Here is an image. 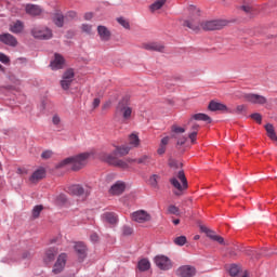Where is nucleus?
Instances as JSON below:
<instances>
[{
    "label": "nucleus",
    "mask_w": 277,
    "mask_h": 277,
    "mask_svg": "<svg viewBox=\"0 0 277 277\" xmlns=\"http://www.w3.org/2000/svg\"><path fill=\"white\" fill-rule=\"evenodd\" d=\"M211 237L212 238H210V239L214 240L215 242L224 245V238L223 237H221V236H211Z\"/></svg>",
    "instance_id": "54"
},
{
    "label": "nucleus",
    "mask_w": 277,
    "mask_h": 277,
    "mask_svg": "<svg viewBox=\"0 0 277 277\" xmlns=\"http://www.w3.org/2000/svg\"><path fill=\"white\" fill-rule=\"evenodd\" d=\"M240 10L242 12H245V14L248 15L249 17H252V16L258 14L256 8L255 6H251L250 4H242L240 6Z\"/></svg>",
    "instance_id": "26"
},
{
    "label": "nucleus",
    "mask_w": 277,
    "mask_h": 277,
    "mask_svg": "<svg viewBox=\"0 0 277 277\" xmlns=\"http://www.w3.org/2000/svg\"><path fill=\"white\" fill-rule=\"evenodd\" d=\"M170 137L166 136L161 138L160 146H167L169 144Z\"/></svg>",
    "instance_id": "56"
},
{
    "label": "nucleus",
    "mask_w": 277,
    "mask_h": 277,
    "mask_svg": "<svg viewBox=\"0 0 277 277\" xmlns=\"http://www.w3.org/2000/svg\"><path fill=\"white\" fill-rule=\"evenodd\" d=\"M103 159L107 164L121 161L120 159H117L114 154H106Z\"/></svg>",
    "instance_id": "36"
},
{
    "label": "nucleus",
    "mask_w": 277,
    "mask_h": 277,
    "mask_svg": "<svg viewBox=\"0 0 277 277\" xmlns=\"http://www.w3.org/2000/svg\"><path fill=\"white\" fill-rule=\"evenodd\" d=\"M245 100L246 102L251 103L253 105H264L267 103V100L265 96L259 95L255 93L245 94Z\"/></svg>",
    "instance_id": "9"
},
{
    "label": "nucleus",
    "mask_w": 277,
    "mask_h": 277,
    "mask_svg": "<svg viewBox=\"0 0 277 277\" xmlns=\"http://www.w3.org/2000/svg\"><path fill=\"white\" fill-rule=\"evenodd\" d=\"M100 104H101V100L94 98V101L92 102V107H94V109H96L97 107H100Z\"/></svg>",
    "instance_id": "57"
},
{
    "label": "nucleus",
    "mask_w": 277,
    "mask_h": 277,
    "mask_svg": "<svg viewBox=\"0 0 277 277\" xmlns=\"http://www.w3.org/2000/svg\"><path fill=\"white\" fill-rule=\"evenodd\" d=\"M58 254L57 248H49L45 250V254L43 255V263L51 264L54 262L55 258Z\"/></svg>",
    "instance_id": "15"
},
{
    "label": "nucleus",
    "mask_w": 277,
    "mask_h": 277,
    "mask_svg": "<svg viewBox=\"0 0 277 277\" xmlns=\"http://www.w3.org/2000/svg\"><path fill=\"white\" fill-rule=\"evenodd\" d=\"M250 118L256 121L258 124H262V115H260L259 113H254L250 116Z\"/></svg>",
    "instance_id": "45"
},
{
    "label": "nucleus",
    "mask_w": 277,
    "mask_h": 277,
    "mask_svg": "<svg viewBox=\"0 0 277 277\" xmlns=\"http://www.w3.org/2000/svg\"><path fill=\"white\" fill-rule=\"evenodd\" d=\"M225 26H226V22L223 19L208 21V22H202L201 30H205V31L221 30Z\"/></svg>",
    "instance_id": "4"
},
{
    "label": "nucleus",
    "mask_w": 277,
    "mask_h": 277,
    "mask_svg": "<svg viewBox=\"0 0 277 277\" xmlns=\"http://www.w3.org/2000/svg\"><path fill=\"white\" fill-rule=\"evenodd\" d=\"M25 12L30 16H40L42 9L37 4H26Z\"/></svg>",
    "instance_id": "16"
},
{
    "label": "nucleus",
    "mask_w": 277,
    "mask_h": 277,
    "mask_svg": "<svg viewBox=\"0 0 277 277\" xmlns=\"http://www.w3.org/2000/svg\"><path fill=\"white\" fill-rule=\"evenodd\" d=\"M24 30V23L21 21H16L11 23L10 31L13 34H21Z\"/></svg>",
    "instance_id": "27"
},
{
    "label": "nucleus",
    "mask_w": 277,
    "mask_h": 277,
    "mask_svg": "<svg viewBox=\"0 0 277 277\" xmlns=\"http://www.w3.org/2000/svg\"><path fill=\"white\" fill-rule=\"evenodd\" d=\"M82 31L84 34H88V35H91L93 28L91 25H88V24H83L82 27H81Z\"/></svg>",
    "instance_id": "49"
},
{
    "label": "nucleus",
    "mask_w": 277,
    "mask_h": 277,
    "mask_svg": "<svg viewBox=\"0 0 277 277\" xmlns=\"http://www.w3.org/2000/svg\"><path fill=\"white\" fill-rule=\"evenodd\" d=\"M133 234V228L124 226L122 227V235L128 237Z\"/></svg>",
    "instance_id": "47"
},
{
    "label": "nucleus",
    "mask_w": 277,
    "mask_h": 277,
    "mask_svg": "<svg viewBox=\"0 0 277 277\" xmlns=\"http://www.w3.org/2000/svg\"><path fill=\"white\" fill-rule=\"evenodd\" d=\"M31 36H34L35 39L49 40L52 38L53 34L51 28L45 26H37L31 29Z\"/></svg>",
    "instance_id": "3"
},
{
    "label": "nucleus",
    "mask_w": 277,
    "mask_h": 277,
    "mask_svg": "<svg viewBox=\"0 0 277 277\" xmlns=\"http://www.w3.org/2000/svg\"><path fill=\"white\" fill-rule=\"evenodd\" d=\"M187 141V138L186 137H182V138H180L177 142H176V145H179V146H183L184 144H185V142Z\"/></svg>",
    "instance_id": "60"
},
{
    "label": "nucleus",
    "mask_w": 277,
    "mask_h": 277,
    "mask_svg": "<svg viewBox=\"0 0 277 277\" xmlns=\"http://www.w3.org/2000/svg\"><path fill=\"white\" fill-rule=\"evenodd\" d=\"M169 166H170V168L179 169L182 164H181V162H179L176 160H170Z\"/></svg>",
    "instance_id": "50"
},
{
    "label": "nucleus",
    "mask_w": 277,
    "mask_h": 277,
    "mask_svg": "<svg viewBox=\"0 0 277 277\" xmlns=\"http://www.w3.org/2000/svg\"><path fill=\"white\" fill-rule=\"evenodd\" d=\"M197 269L193 265H182L175 271L176 277H196Z\"/></svg>",
    "instance_id": "6"
},
{
    "label": "nucleus",
    "mask_w": 277,
    "mask_h": 277,
    "mask_svg": "<svg viewBox=\"0 0 277 277\" xmlns=\"http://www.w3.org/2000/svg\"><path fill=\"white\" fill-rule=\"evenodd\" d=\"M206 235H207V237H209L210 239H211L212 237H220V236L215 235L214 232L206 233Z\"/></svg>",
    "instance_id": "64"
},
{
    "label": "nucleus",
    "mask_w": 277,
    "mask_h": 277,
    "mask_svg": "<svg viewBox=\"0 0 277 277\" xmlns=\"http://www.w3.org/2000/svg\"><path fill=\"white\" fill-rule=\"evenodd\" d=\"M92 156V153H83L72 157H67L58 162L57 167L64 168L70 166L72 171H79L88 164L89 158H91Z\"/></svg>",
    "instance_id": "1"
},
{
    "label": "nucleus",
    "mask_w": 277,
    "mask_h": 277,
    "mask_svg": "<svg viewBox=\"0 0 277 277\" xmlns=\"http://www.w3.org/2000/svg\"><path fill=\"white\" fill-rule=\"evenodd\" d=\"M172 132L175 134H183L185 132V129L179 126H172Z\"/></svg>",
    "instance_id": "48"
},
{
    "label": "nucleus",
    "mask_w": 277,
    "mask_h": 277,
    "mask_svg": "<svg viewBox=\"0 0 277 277\" xmlns=\"http://www.w3.org/2000/svg\"><path fill=\"white\" fill-rule=\"evenodd\" d=\"M72 82L74 81H70V80H61V88H62V90H64V91L69 90L70 85H72Z\"/></svg>",
    "instance_id": "44"
},
{
    "label": "nucleus",
    "mask_w": 277,
    "mask_h": 277,
    "mask_svg": "<svg viewBox=\"0 0 277 277\" xmlns=\"http://www.w3.org/2000/svg\"><path fill=\"white\" fill-rule=\"evenodd\" d=\"M170 184H172L173 188H175L179 192H175V196H181V192L184 189H187V179L185 177L184 171H179L176 173V176H173L170 179Z\"/></svg>",
    "instance_id": "2"
},
{
    "label": "nucleus",
    "mask_w": 277,
    "mask_h": 277,
    "mask_svg": "<svg viewBox=\"0 0 277 277\" xmlns=\"http://www.w3.org/2000/svg\"><path fill=\"white\" fill-rule=\"evenodd\" d=\"M52 122L53 124L57 126L61 123V118L58 116H53Z\"/></svg>",
    "instance_id": "58"
},
{
    "label": "nucleus",
    "mask_w": 277,
    "mask_h": 277,
    "mask_svg": "<svg viewBox=\"0 0 277 277\" xmlns=\"http://www.w3.org/2000/svg\"><path fill=\"white\" fill-rule=\"evenodd\" d=\"M74 249L76 250L77 255H79V259L84 260L87 252L85 245L83 242H77Z\"/></svg>",
    "instance_id": "25"
},
{
    "label": "nucleus",
    "mask_w": 277,
    "mask_h": 277,
    "mask_svg": "<svg viewBox=\"0 0 277 277\" xmlns=\"http://www.w3.org/2000/svg\"><path fill=\"white\" fill-rule=\"evenodd\" d=\"M155 265L163 272L172 269V262L166 255L155 256Z\"/></svg>",
    "instance_id": "8"
},
{
    "label": "nucleus",
    "mask_w": 277,
    "mask_h": 277,
    "mask_svg": "<svg viewBox=\"0 0 277 277\" xmlns=\"http://www.w3.org/2000/svg\"><path fill=\"white\" fill-rule=\"evenodd\" d=\"M53 24H55L57 27L64 26V15L61 13V11H57L55 14H53Z\"/></svg>",
    "instance_id": "28"
},
{
    "label": "nucleus",
    "mask_w": 277,
    "mask_h": 277,
    "mask_svg": "<svg viewBox=\"0 0 277 277\" xmlns=\"http://www.w3.org/2000/svg\"><path fill=\"white\" fill-rule=\"evenodd\" d=\"M97 241H100V236L97 234H91V242L96 243Z\"/></svg>",
    "instance_id": "55"
},
{
    "label": "nucleus",
    "mask_w": 277,
    "mask_h": 277,
    "mask_svg": "<svg viewBox=\"0 0 277 277\" xmlns=\"http://www.w3.org/2000/svg\"><path fill=\"white\" fill-rule=\"evenodd\" d=\"M43 177H45V170L38 169L31 174L29 181L31 184H36L39 183V181H42Z\"/></svg>",
    "instance_id": "21"
},
{
    "label": "nucleus",
    "mask_w": 277,
    "mask_h": 277,
    "mask_svg": "<svg viewBox=\"0 0 277 277\" xmlns=\"http://www.w3.org/2000/svg\"><path fill=\"white\" fill-rule=\"evenodd\" d=\"M52 157V151L51 150H47L41 153V159H51Z\"/></svg>",
    "instance_id": "52"
},
{
    "label": "nucleus",
    "mask_w": 277,
    "mask_h": 277,
    "mask_svg": "<svg viewBox=\"0 0 277 277\" xmlns=\"http://www.w3.org/2000/svg\"><path fill=\"white\" fill-rule=\"evenodd\" d=\"M93 18V13H85L84 19L85 21H91Z\"/></svg>",
    "instance_id": "63"
},
{
    "label": "nucleus",
    "mask_w": 277,
    "mask_h": 277,
    "mask_svg": "<svg viewBox=\"0 0 277 277\" xmlns=\"http://www.w3.org/2000/svg\"><path fill=\"white\" fill-rule=\"evenodd\" d=\"M66 260H67L66 253H61V255H58L57 262H55V264L53 265V271H52L53 274L57 275L62 273V271L66 266Z\"/></svg>",
    "instance_id": "11"
},
{
    "label": "nucleus",
    "mask_w": 277,
    "mask_h": 277,
    "mask_svg": "<svg viewBox=\"0 0 277 277\" xmlns=\"http://www.w3.org/2000/svg\"><path fill=\"white\" fill-rule=\"evenodd\" d=\"M201 24L202 23H200L197 17L184 22V26L188 27V29H190L195 34H198L201 30Z\"/></svg>",
    "instance_id": "14"
},
{
    "label": "nucleus",
    "mask_w": 277,
    "mask_h": 277,
    "mask_svg": "<svg viewBox=\"0 0 277 277\" xmlns=\"http://www.w3.org/2000/svg\"><path fill=\"white\" fill-rule=\"evenodd\" d=\"M61 81H74V69L69 68L64 71L62 75V80Z\"/></svg>",
    "instance_id": "34"
},
{
    "label": "nucleus",
    "mask_w": 277,
    "mask_h": 277,
    "mask_svg": "<svg viewBox=\"0 0 277 277\" xmlns=\"http://www.w3.org/2000/svg\"><path fill=\"white\" fill-rule=\"evenodd\" d=\"M67 193H69L72 196L81 197V196H84L85 190L81 185L74 184L72 186H69Z\"/></svg>",
    "instance_id": "18"
},
{
    "label": "nucleus",
    "mask_w": 277,
    "mask_h": 277,
    "mask_svg": "<svg viewBox=\"0 0 277 277\" xmlns=\"http://www.w3.org/2000/svg\"><path fill=\"white\" fill-rule=\"evenodd\" d=\"M129 153H130V147L121 146V147H116V150L113 153V155L123 157V156H127Z\"/></svg>",
    "instance_id": "31"
},
{
    "label": "nucleus",
    "mask_w": 277,
    "mask_h": 277,
    "mask_svg": "<svg viewBox=\"0 0 277 277\" xmlns=\"http://www.w3.org/2000/svg\"><path fill=\"white\" fill-rule=\"evenodd\" d=\"M208 109H209V111H212V113L223 111V113H227V114H233V110L227 108L226 105H224L223 103L215 102V101H210Z\"/></svg>",
    "instance_id": "10"
},
{
    "label": "nucleus",
    "mask_w": 277,
    "mask_h": 277,
    "mask_svg": "<svg viewBox=\"0 0 277 277\" xmlns=\"http://www.w3.org/2000/svg\"><path fill=\"white\" fill-rule=\"evenodd\" d=\"M128 162H136L142 166H150L151 157L149 155H143L138 159H128Z\"/></svg>",
    "instance_id": "24"
},
{
    "label": "nucleus",
    "mask_w": 277,
    "mask_h": 277,
    "mask_svg": "<svg viewBox=\"0 0 277 277\" xmlns=\"http://www.w3.org/2000/svg\"><path fill=\"white\" fill-rule=\"evenodd\" d=\"M246 107L245 105H238V107H236V110H233V114H238L241 115L245 111Z\"/></svg>",
    "instance_id": "53"
},
{
    "label": "nucleus",
    "mask_w": 277,
    "mask_h": 277,
    "mask_svg": "<svg viewBox=\"0 0 277 277\" xmlns=\"http://www.w3.org/2000/svg\"><path fill=\"white\" fill-rule=\"evenodd\" d=\"M193 120H195V121H203V122H207V123H211L212 122L211 117H209L208 115L202 114V113L192 115V118L188 121V124H193Z\"/></svg>",
    "instance_id": "20"
},
{
    "label": "nucleus",
    "mask_w": 277,
    "mask_h": 277,
    "mask_svg": "<svg viewBox=\"0 0 277 277\" xmlns=\"http://www.w3.org/2000/svg\"><path fill=\"white\" fill-rule=\"evenodd\" d=\"M116 111L122 115V119L130 120L132 108L128 105V100L119 101L118 107H116Z\"/></svg>",
    "instance_id": "7"
},
{
    "label": "nucleus",
    "mask_w": 277,
    "mask_h": 277,
    "mask_svg": "<svg viewBox=\"0 0 277 277\" xmlns=\"http://www.w3.org/2000/svg\"><path fill=\"white\" fill-rule=\"evenodd\" d=\"M130 146L131 147H138L140 146V138L136 134L130 135Z\"/></svg>",
    "instance_id": "39"
},
{
    "label": "nucleus",
    "mask_w": 277,
    "mask_h": 277,
    "mask_svg": "<svg viewBox=\"0 0 277 277\" xmlns=\"http://www.w3.org/2000/svg\"><path fill=\"white\" fill-rule=\"evenodd\" d=\"M150 269V261L143 259L138 262V271L142 273L148 272Z\"/></svg>",
    "instance_id": "30"
},
{
    "label": "nucleus",
    "mask_w": 277,
    "mask_h": 277,
    "mask_svg": "<svg viewBox=\"0 0 277 277\" xmlns=\"http://www.w3.org/2000/svg\"><path fill=\"white\" fill-rule=\"evenodd\" d=\"M131 220L140 224H145L151 221V215L145 210H138L131 213Z\"/></svg>",
    "instance_id": "5"
},
{
    "label": "nucleus",
    "mask_w": 277,
    "mask_h": 277,
    "mask_svg": "<svg viewBox=\"0 0 277 277\" xmlns=\"http://www.w3.org/2000/svg\"><path fill=\"white\" fill-rule=\"evenodd\" d=\"M200 230L202 232V233H206V234H211V229H209L208 227H206V226H200Z\"/></svg>",
    "instance_id": "61"
},
{
    "label": "nucleus",
    "mask_w": 277,
    "mask_h": 277,
    "mask_svg": "<svg viewBox=\"0 0 277 277\" xmlns=\"http://www.w3.org/2000/svg\"><path fill=\"white\" fill-rule=\"evenodd\" d=\"M192 132L188 134V138L192 144H196L197 131L199 130V124L192 122Z\"/></svg>",
    "instance_id": "29"
},
{
    "label": "nucleus",
    "mask_w": 277,
    "mask_h": 277,
    "mask_svg": "<svg viewBox=\"0 0 277 277\" xmlns=\"http://www.w3.org/2000/svg\"><path fill=\"white\" fill-rule=\"evenodd\" d=\"M117 22L124 29H130V22H128V19H126L124 17H118Z\"/></svg>",
    "instance_id": "42"
},
{
    "label": "nucleus",
    "mask_w": 277,
    "mask_h": 277,
    "mask_svg": "<svg viewBox=\"0 0 277 277\" xmlns=\"http://www.w3.org/2000/svg\"><path fill=\"white\" fill-rule=\"evenodd\" d=\"M0 41L10 47H16L17 43L16 38L11 34L0 35Z\"/></svg>",
    "instance_id": "19"
},
{
    "label": "nucleus",
    "mask_w": 277,
    "mask_h": 277,
    "mask_svg": "<svg viewBox=\"0 0 277 277\" xmlns=\"http://www.w3.org/2000/svg\"><path fill=\"white\" fill-rule=\"evenodd\" d=\"M42 210V206H35L34 210L31 211V215L34 216V219H38Z\"/></svg>",
    "instance_id": "40"
},
{
    "label": "nucleus",
    "mask_w": 277,
    "mask_h": 277,
    "mask_svg": "<svg viewBox=\"0 0 277 277\" xmlns=\"http://www.w3.org/2000/svg\"><path fill=\"white\" fill-rule=\"evenodd\" d=\"M173 242L176 245V246H184L186 242H187V238L185 236H179L175 238V240H173Z\"/></svg>",
    "instance_id": "41"
},
{
    "label": "nucleus",
    "mask_w": 277,
    "mask_h": 277,
    "mask_svg": "<svg viewBox=\"0 0 277 277\" xmlns=\"http://www.w3.org/2000/svg\"><path fill=\"white\" fill-rule=\"evenodd\" d=\"M142 49H145V51L158 52V53H163L166 51V47L157 42L143 43Z\"/></svg>",
    "instance_id": "13"
},
{
    "label": "nucleus",
    "mask_w": 277,
    "mask_h": 277,
    "mask_svg": "<svg viewBox=\"0 0 277 277\" xmlns=\"http://www.w3.org/2000/svg\"><path fill=\"white\" fill-rule=\"evenodd\" d=\"M166 2L167 0H157L154 2V4L149 5V10H151V12L160 10L166 4Z\"/></svg>",
    "instance_id": "35"
},
{
    "label": "nucleus",
    "mask_w": 277,
    "mask_h": 277,
    "mask_svg": "<svg viewBox=\"0 0 277 277\" xmlns=\"http://www.w3.org/2000/svg\"><path fill=\"white\" fill-rule=\"evenodd\" d=\"M169 213L172 215H180V210L175 206H169Z\"/></svg>",
    "instance_id": "46"
},
{
    "label": "nucleus",
    "mask_w": 277,
    "mask_h": 277,
    "mask_svg": "<svg viewBox=\"0 0 277 277\" xmlns=\"http://www.w3.org/2000/svg\"><path fill=\"white\" fill-rule=\"evenodd\" d=\"M157 154H158V155H164V154H166V146H160V147H158Z\"/></svg>",
    "instance_id": "59"
},
{
    "label": "nucleus",
    "mask_w": 277,
    "mask_h": 277,
    "mask_svg": "<svg viewBox=\"0 0 277 277\" xmlns=\"http://www.w3.org/2000/svg\"><path fill=\"white\" fill-rule=\"evenodd\" d=\"M97 35L103 42H107L109 39H111V32L105 26L97 27Z\"/></svg>",
    "instance_id": "17"
},
{
    "label": "nucleus",
    "mask_w": 277,
    "mask_h": 277,
    "mask_svg": "<svg viewBox=\"0 0 277 277\" xmlns=\"http://www.w3.org/2000/svg\"><path fill=\"white\" fill-rule=\"evenodd\" d=\"M239 273V266L236 264L230 265L229 267V275L230 277H236Z\"/></svg>",
    "instance_id": "43"
},
{
    "label": "nucleus",
    "mask_w": 277,
    "mask_h": 277,
    "mask_svg": "<svg viewBox=\"0 0 277 277\" xmlns=\"http://www.w3.org/2000/svg\"><path fill=\"white\" fill-rule=\"evenodd\" d=\"M124 183L122 182H116L115 185L110 186L109 193L111 195L120 196L124 192Z\"/></svg>",
    "instance_id": "22"
},
{
    "label": "nucleus",
    "mask_w": 277,
    "mask_h": 277,
    "mask_svg": "<svg viewBox=\"0 0 277 277\" xmlns=\"http://www.w3.org/2000/svg\"><path fill=\"white\" fill-rule=\"evenodd\" d=\"M31 258V253L29 251H25L23 253V259L27 260V259H30Z\"/></svg>",
    "instance_id": "62"
},
{
    "label": "nucleus",
    "mask_w": 277,
    "mask_h": 277,
    "mask_svg": "<svg viewBox=\"0 0 277 277\" xmlns=\"http://www.w3.org/2000/svg\"><path fill=\"white\" fill-rule=\"evenodd\" d=\"M159 180H160V176L158 174H154V175L149 176V180H148L149 186L157 189Z\"/></svg>",
    "instance_id": "37"
},
{
    "label": "nucleus",
    "mask_w": 277,
    "mask_h": 277,
    "mask_svg": "<svg viewBox=\"0 0 277 277\" xmlns=\"http://www.w3.org/2000/svg\"><path fill=\"white\" fill-rule=\"evenodd\" d=\"M248 255H251V258H253L254 260H258V259H260L259 255L268 256V255H272V252L266 251V248H264L260 252L251 251V253H248Z\"/></svg>",
    "instance_id": "33"
},
{
    "label": "nucleus",
    "mask_w": 277,
    "mask_h": 277,
    "mask_svg": "<svg viewBox=\"0 0 277 277\" xmlns=\"http://www.w3.org/2000/svg\"><path fill=\"white\" fill-rule=\"evenodd\" d=\"M66 61L64 60V57L56 53L54 54L53 61L50 62V68H52V70H61L62 68H64Z\"/></svg>",
    "instance_id": "12"
},
{
    "label": "nucleus",
    "mask_w": 277,
    "mask_h": 277,
    "mask_svg": "<svg viewBox=\"0 0 277 277\" xmlns=\"http://www.w3.org/2000/svg\"><path fill=\"white\" fill-rule=\"evenodd\" d=\"M102 217L103 221L109 225H116L118 223V216L116 215V213L106 212L102 215Z\"/></svg>",
    "instance_id": "23"
},
{
    "label": "nucleus",
    "mask_w": 277,
    "mask_h": 277,
    "mask_svg": "<svg viewBox=\"0 0 277 277\" xmlns=\"http://www.w3.org/2000/svg\"><path fill=\"white\" fill-rule=\"evenodd\" d=\"M0 62L3 64H10V58L5 54L0 53Z\"/></svg>",
    "instance_id": "51"
},
{
    "label": "nucleus",
    "mask_w": 277,
    "mask_h": 277,
    "mask_svg": "<svg viewBox=\"0 0 277 277\" xmlns=\"http://www.w3.org/2000/svg\"><path fill=\"white\" fill-rule=\"evenodd\" d=\"M264 129L266 130V134L268 135L269 140H277V133L275 132L273 124H266L264 126Z\"/></svg>",
    "instance_id": "32"
},
{
    "label": "nucleus",
    "mask_w": 277,
    "mask_h": 277,
    "mask_svg": "<svg viewBox=\"0 0 277 277\" xmlns=\"http://www.w3.org/2000/svg\"><path fill=\"white\" fill-rule=\"evenodd\" d=\"M128 163H132V162H129L128 159H126V161L119 160V161L111 162L109 163V166L119 167L121 169H128Z\"/></svg>",
    "instance_id": "38"
}]
</instances>
